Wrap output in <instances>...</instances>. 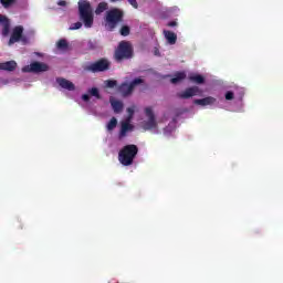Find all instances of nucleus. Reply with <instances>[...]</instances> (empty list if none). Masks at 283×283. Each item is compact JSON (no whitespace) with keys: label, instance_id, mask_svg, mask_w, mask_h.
Instances as JSON below:
<instances>
[{"label":"nucleus","instance_id":"2eb2a0df","mask_svg":"<svg viewBox=\"0 0 283 283\" xmlns=\"http://www.w3.org/2000/svg\"><path fill=\"white\" fill-rule=\"evenodd\" d=\"M0 70L3 72H14L17 70V62L14 60L0 63Z\"/></svg>","mask_w":283,"mask_h":283},{"label":"nucleus","instance_id":"c756f323","mask_svg":"<svg viewBox=\"0 0 283 283\" xmlns=\"http://www.w3.org/2000/svg\"><path fill=\"white\" fill-rule=\"evenodd\" d=\"M127 113H128V117L126 120H132V118H134V108L128 107Z\"/></svg>","mask_w":283,"mask_h":283},{"label":"nucleus","instance_id":"c85d7f7f","mask_svg":"<svg viewBox=\"0 0 283 283\" xmlns=\"http://www.w3.org/2000/svg\"><path fill=\"white\" fill-rule=\"evenodd\" d=\"M116 85H117L116 80L106 81V87L113 88V87H116Z\"/></svg>","mask_w":283,"mask_h":283},{"label":"nucleus","instance_id":"7ed1b4c3","mask_svg":"<svg viewBox=\"0 0 283 283\" xmlns=\"http://www.w3.org/2000/svg\"><path fill=\"white\" fill-rule=\"evenodd\" d=\"M123 19H125V12L118 8H113L106 11L105 15V27L109 32H114L118 23H123Z\"/></svg>","mask_w":283,"mask_h":283},{"label":"nucleus","instance_id":"a878e982","mask_svg":"<svg viewBox=\"0 0 283 283\" xmlns=\"http://www.w3.org/2000/svg\"><path fill=\"white\" fill-rule=\"evenodd\" d=\"M0 2L6 9L11 8L12 6H14V3H17L15 0H0Z\"/></svg>","mask_w":283,"mask_h":283},{"label":"nucleus","instance_id":"5701e85b","mask_svg":"<svg viewBox=\"0 0 283 283\" xmlns=\"http://www.w3.org/2000/svg\"><path fill=\"white\" fill-rule=\"evenodd\" d=\"M116 125H118V119H116V117H112L107 124L108 132H113V129H116Z\"/></svg>","mask_w":283,"mask_h":283},{"label":"nucleus","instance_id":"cd10ccee","mask_svg":"<svg viewBox=\"0 0 283 283\" xmlns=\"http://www.w3.org/2000/svg\"><path fill=\"white\" fill-rule=\"evenodd\" d=\"M235 98V94L232 91H228L226 93V101H233Z\"/></svg>","mask_w":283,"mask_h":283},{"label":"nucleus","instance_id":"a211bd4d","mask_svg":"<svg viewBox=\"0 0 283 283\" xmlns=\"http://www.w3.org/2000/svg\"><path fill=\"white\" fill-rule=\"evenodd\" d=\"M109 103L115 114H120V112H123V102L111 98Z\"/></svg>","mask_w":283,"mask_h":283},{"label":"nucleus","instance_id":"f704fd0d","mask_svg":"<svg viewBox=\"0 0 283 283\" xmlns=\"http://www.w3.org/2000/svg\"><path fill=\"white\" fill-rule=\"evenodd\" d=\"M90 50H94V44H92V42H90Z\"/></svg>","mask_w":283,"mask_h":283},{"label":"nucleus","instance_id":"39448f33","mask_svg":"<svg viewBox=\"0 0 283 283\" xmlns=\"http://www.w3.org/2000/svg\"><path fill=\"white\" fill-rule=\"evenodd\" d=\"M145 83V80L140 77H136L130 83L124 82L119 85V92L123 96H130V94L134 93V90L138 87V85H143Z\"/></svg>","mask_w":283,"mask_h":283},{"label":"nucleus","instance_id":"f8f14e48","mask_svg":"<svg viewBox=\"0 0 283 283\" xmlns=\"http://www.w3.org/2000/svg\"><path fill=\"white\" fill-rule=\"evenodd\" d=\"M56 83L60 85V87L67 90L69 92H74V90H76V86L70 80L57 77Z\"/></svg>","mask_w":283,"mask_h":283},{"label":"nucleus","instance_id":"0eeeda50","mask_svg":"<svg viewBox=\"0 0 283 283\" xmlns=\"http://www.w3.org/2000/svg\"><path fill=\"white\" fill-rule=\"evenodd\" d=\"M50 66L43 62H32L22 69V72H30L32 74H41V72H48Z\"/></svg>","mask_w":283,"mask_h":283},{"label":"nucleus","instance_id":"72a5a7b5","mask_svg":"<svg viewBox=\"0 0 283 283\" xmlns=\"http://www.w3.org/2000/svg\"><path fill=\"white\" fill-rule=\"evenodd\" d=\"M82 101H84V103H88L90 96L87 94L82 95Z\"/></svg>","mask_w":283,"mask_h":283},{"label":"nucleus","instance_id":"f257e3e1","mask_svg":"<svg viewBox=\"0 0 283 283\" xmlns=\"http://www.w3.org/2000/svg\"><path fill=\"white\" fill-rule=\"evenodd\" d=\"M78 14L80 21H83L85 28H92V25H94V11L90 1H78Z\"/></svg>","mask_w":283,"mask_h":283},{"label":"nucleus","instance_id":"b1692460","mask_svg":"<svg viewBox=\"0 0 283 283\" xmlns=\"http://www.w3.org/2000/svg\"><path fill=\"white\" fill-rule=\"evenodd\" d=\"M56 45H57V50H67L69 48L67 40L65 39L59 40Z\"/></svg>","mask_w":283,"mask_h":283},{"label":"nucleus","instance_id":"6ab92c4d","mask_svg":"<svg viewBox=\"0 0 283 283\" xmlns=\"http://www.w3.org/2000/svg\"><path fill=\"white\" fill-rule=\"evenodd\" d=\"M185 78H187V73L177 72V73H175V77H172L170 80V83H172V85H176V84L180 83L181 81H185Z\"/></svg>","mask_w":283,"mask_h":283},{"label":"nucleus","instance_id":"7c9ffc66","mask_svg":"<svg viewBox=\"0 0 283 283\" xmlns=\"http://www.w3.org/2000/svg\"><path fill=\"white\" fill-rule=\"evenodd\" d=\"M128 3L135 8V10H138V2L136 0H128Z\"/></svg>","mask_w":283,"mask_h":283},{"label":"nucleus","instance_id":"393cba45","mask_svg":"<svg viewBox=\"0 0 283 283\" xmlns=\"http://www.w3.org/2000/svg\"><path fill=\"white\" fill-rule=\"evenodd\" d=\"M132 32V29L129 28V25H123L119 30V34L122 36H129V33Z\"/></svg>","mask_w":283,"mask_h":283},{"label":"nucleus","instance_id":"9b49d317","mask_svg":"<svg viewBox=\"0 0 283 283\" xmlns=\"http://www.w3.org/2000/svg\"><path fill=\"white\" fill-rule=\"evenodd\" d=\"M200 94V87L191 86L186 88L184 92L177 94L178 98L187 99L191 98L192 96H198Z\"/></svg>","mask_w":283,"mask_h":283},{"label":"nucleus","instance_id":"4be33fe9","mask_svg":"<svg viewBox=\"0 0 283 283\" xmlns=\"http://www.w3.org/2000/svg\"><path fill=\"white\" fill-rule=\"evenodd\" d=\"M88 94L91 96H94L95 98H97V101H101L103 98V96H101V92L98 91L97 87H92L88 90Z\"/></svg>","mask_w":283,"mask_h":283},{"label":"nucleus","instance_id":"aec40b11","mask_svg":"<svg viewBox=\"0 0 283 283\" xmlns=\"http://www.w3.org/2000/svg\"><path fill=\"white\" fill-rule=\"evenodd\" d=\"M189 81H191L192 83H197V85H202L205 83V76L200 74L190 75Z\"/></svg>","mask_w":283,"mask_h":283},{"label":"nucleus","instance_id":"ddd939ff","mask_svg":"<svg viewBox=\"0 0 283 283\" xmlns=\"http://www.w3.org/2000/svg\"><path fill=\"white\" fill-rule=\"evenodd\" d=\"M0 25H2V36H8L10 34V19L0 14Z\"/></svg>","mask_w":283,"mask_h":283},{"label":"nucleus","instance_id":"dca6fc26","mask_svg":"<svg viewBox=\"0 0 283 283\" xmlns=\"http://www.w3.org/2000/svg\"><path fill=\"white\" fill-rule=\"evenodd\" d=\"M164 36L169 45H176V41H178V35L175 32L164 30Z\"/></svg>","mask_w":283,"mask_h":283},{"label":"nucleus","instance_id":"4468645a","mask_svg":"<svg viewBox=\"0 0 283 283\" xmlns=\"http://www.w3.org/2000/svg\"><path fill=\"white\" fill-rule=\"evenodd\" d=\"M130 122L132 120L126 119L122 123L119 138H125V136H127V132H132V129H134V125H132Z\"/></svg>","mask_w":283,"mask_h":283},{"label":"nucleus","instance_id":"2f4dec72","mask_svg":"<svg viewBox=\"0 0 283 283\" xmlns=\"http://www.w3.org/2000/svg\"><path fill=\"white\" fill-rule=\"evenodd\" d=\"M57 6H61V7L65 8V6H67V1H65V0H59V1H57Z\"/></svg>","mask_w":283,"mask_h":283},{"label":"nucleus","instance_id":"f03ea898","mask_svg":"<svg viewBox=\"0 0 283 283\" xmlns=\"http://www.w3.org/2000/svg\"><path fill=\"white\" fill-rule=\"evenodd\" d=\"M138 156V146L129 144L124 146L118 153V160L124 167L134 165V159Z\"/></svg>","mask_w":283,"mask_h":283},{"label":"nucleus","instance_id":"6e6552de","mask_svg":"<svg viewBox=\"0 0 283 283\" xmlns=\"http://www.w3.org/2000/svg\"><path fill=\"white\" fill-rule=\"evenodd\" d=\"M145 115L147 116L148 120L144 122V129H156V127H158V123L156 122V115H154L151 107L145 108Z\"/></svg>","mask_w":283,"mask_h":283},{"label":"nucleus","instance_id":"473e14b6","mask_svg":"<svg viewBox=\"0 0 283 283\" xmlns=\"http://www.w3.org/2000/svg\"><path fill=\"white\" fill-rule=\"evenodd\" d=\"M168 28H176V25H178V22H176V21H170V22H168Z\"/></svg>","mask_w":283,"mask_h":283},{"label":"nucleus","instance_id":"bb28decb","mask_svg":"<svg viewBox=\"0 0 283 283\" xmlns=\"http://www.w3.org/2000/svg\"><path fill=\"white\" fill-rule=\"evenodd\" d=\"M81 28H83V23L82 22H75L70 27V30H81Z\"/></svg>","mask_w":283,"mask_h":283},{"label":"nucleus","instance_id":"c9c22d12","mask_svg":"<svg viewBox=\"0 0 283 283\" xmlns=\"http://www.w3.org/2000/svg\"><path fill=\"white\" fill-rule=\"evenodd\" d=\"M109 1H111V3H116V2H118L120 0H109Z\"/></svg>","mask_w":283,"mask_h":283},{"label":"nucleus","instance_id":"9d476101","mask_svg":"<svg viewBox=\"0 0 283 283\" xmlns=\"http://www.w3.org/2000/svg\"><path fill=\"white\" fill-rule=\"evenodd\" d=\"M200 94V87L191 86L186 88L184 92L177 94L178 98L187 99L191 98L192 96H198Z\"/></svg>","mask_w":283,"mask_h":283},{"label":"nucleus","instance_id":"20e7f679","mask_svg":"<svg viewBox=\"0 0 283 283\" xmlns=\"http://www.w3.org/2000/svg\"><path fill=\"white\" fill-rule=\"evenodd\" d=\"M129 59H134V46L128 41H120L114 52V60L116 63H123Z\"/></svg>","mask_w":283,"mask_h":283},{"label":"nucleus","instance_id":"412c9836","mask_svg":"<svg viewBox=\"0 0 283 283\" xmlns=\"http://www.w3.org/2000/svg\"><path fill=\"white\" fill-rule=\"evenodd\" d=\"M109 4H107V2H99L97 4V8L95 9V14H103V12H105V10H108Z\"/></svg>","mask_w":283,"mask_h":283},{"label":"nucleus","instance_id":"1a4fd4ad","mask_svg":"<svg viewBox=\"0 0 283 283\" xmlns=\"http://www.w3.org/2000/svg\"><path fill=\"white\" fill-rule=\"evenodd\" d=\"M22 36H23V25L14 27L12 30L11 36L9 39V45H14V43H19Z\"/></svg>","mask_w":283,"mask_h":283},{"label":"nucleus","instance_id":"f3484780","mask_svg":"<svg viewBox=\"0 0 283 283\" xmlns=\"http://www.w3.org/2000/svg\"><path fill=\"white\" fill-rule=\"evenodd\" d=\"M195 105H201V107H207V105H213V103H216V97H205L201 99H195L193 101Z\"/></svg>","mask_w":283,"mask_h":283},{"label":"nucleus","instance_id":"423d86ee","mask_svg":"<svg viewBox=\"0 0 283 283\" xmlns=\"http://www.w3.org/2000/svg\"><path fill=\"white\" fill-rule=\"evenodd\" d=\"M107 70H109V61H107L106 59H101L84 66V72H92L93 74H96L98 72H107Z\"/></svg>","mask_w":283,"mask_h":283}]
</instances>
